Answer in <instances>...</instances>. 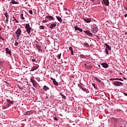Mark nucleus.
Here are the masks:
<instances>
[{
	"label": "nucleus",
	"mask_w": 127,
	"mask_h": 127,
	"mask_svg": "<svg viewBox=\"0 0 127 127\" xmlns=\"http://www.w3.org/2000/svg\"><path fill=\"white\" fill-rule=\"evenodd\" d=\"M90 1L92 2L93 4H99L101 3L100 0H90Z\"/></svg>",
	"instance_id": "4"
},
{
	"label": "nucleus",
	"mask_w": 127,
	"mask_h": 127,
	"mask_svg": "<svg viewBox=\"0 0 127 127\" xmlns=\"http://www.w3.org/2000/svg\"><path fill=\"white\" fill-rule=\"evenodd\" d=\"M47 22V20H44L42 21L43 23H46Z\"/></svg>",
	"instance_id": "38"
},
{
	"label": "nucleus",
	"mask_w": 127,
	"mask_h": 127,
	"mask_svg": "<svg viewBox=\"0 0 127 127\" xmlns=\"http://www.w3.org/2000/svg\"><path fill=\"white\" fill-rule=\"evenodd\" d=\"M113 84V85H115V86H117V87H119V86H122V85H123V83L118 81H114Z\"/></svg>",
	"instance_id": "3"
},
{
	"label": "nucleus",
	"mask_w": 127,
	"mask_h": 127,
	"mask_svg": "<svg viewBox=\"0 0 127 127\" xmlns=\"http://www.w3.org/2000/svg\"><path fill=\"white\" fill-rule=\"evenodd\" d=\"M1 31V28L0 27V31Z\"/></svg>",
	"instance_id": "55"
},
{
	"label": "nucleus",
	"mask_w": 127,
	"mask_h": 127,
	"mask_svg": "<svg viewBox=\"0 0 127 127\" xmlns=\"http://www.w3.org/2000/svg\"><path fill=\"white\" fill-rule=\"evenodd\" d=\"M7 103H8L9 104H10V105H13V102L10 101V100H7Z\"/></svg>",
	"instance_id": "24"
},
{
	"label": "nucleus",
	"mask_w": 127,
	"mask_h": 127,
	"mask_svg": "<svg viewBox=\"0 0 127 127\" xmlns=\"http://www.w3.org/2000/svg\"><path fill=\"white\" fill-rule=\"evenodd\" d=\"M5 82V83H6V81H4Z\"/></svg>",
	"instance_id": "58"
},
{
	"label": "nucleus",
	"mask_w": 127,
	"mask_h": 127,
	"mask_svg": "<svg viewBox=\"0 0 127 127\" xmlns=\"http://www.w3.org/2000/svg\"><path fill=\"white\" fill-rule=\"evenodd\" d=\"M106 54H109V51H108L107 49H105Z\"/></svg>",
	"instance_id": "42"
},
{
	"label": "nucleus",
	"mask_w": 127,
	"mask_h": 127,
	"mask_svg": "<svg viewBox=\"0 0 127 127\" xmlns=\"http://www.w3.org/2000/svg\"><path fill=\"white\" fill-rule=\"evenodd\" d=\"M124 95H125V96H127V93H124Z\"/></svg>",
	"instance_id": "52"
},
{
	"label": "nucleus",
	"mask_w": 127,
	"mask_h": 127,
	"mask_svg": "<svg viewBox=\"0 0 127 127\" xmlns=\"http://www.w3.org/2000/svg\"><path fill=\"white\" fill-rule=\"evenodd\" d=\"M5 23H7V24H8V19L6 18V20H5Z\"/></svg>",
	"instance_id": "33"
},
{
	"label": "nucleus",
	"mask_w": 127,
	"mask_h": 127,
	"mask_svg": "<svg viewBox=\"0 0 127 127\" xmlns=\"http://www.w3.org/2000/svg\"><path fill=\"white\" fill-rule=\"evenodd\" d=\"M51 80H52L53 84L55 85V86H58V82H57L55 78H53V77H51Z\"/></svg>",
	"instance_id": "6"
},
{
	"label": "nucleus",
	"mask_w": 127,
	"mask_h": 127,
	"mask_svg": "<svg viewBox=\"0 0 127 127\" xmlns=\"http://www.w3.org/2000/svg\"><path fill=\"white\" fill-rule=\"evenodd\" d=\"M96 81H97V82H99V83L101 82V80H100V79H99L98 78H96Z\"/></svg>",
	"instance_id": "34"
},
{
	"label": "nucleus",
	"mask_w": 127,
	"mask_h": 127,
	"mask_svg": "<svg viewBox=\"0 0 127 127\" xmlns=\"http://www.w3.org/2000/svg\"><path fill=\"white\" fill-rule=\"evenodd\" d=\"M25 28L26 29V31L28 34L31 32V27H30V25H29V23H27L26 24Z\"/></svg>",
	"instance_id": "2"
},
{
	"label": "nucleus",
	"mask_w": 127,
	"mask_h": 127,
	"mask_svg": "<svg viewBox=\"0 0 127 127\" xmlns=\"http://www.w3.org/2000/svg\"><path fill=\"white\" fill-rule=\"evenodd\" d=\"M101 65L104 68H108V67H109V64L107 63H103Z\"/></svg>",
	"instance_id": "15"
},
{
	"label": "nucleus",
	"mask_w": 127,
	"mask_h": 127,
	"mask_svg": "<svg viewBox=\"0 0 127 127\" xmlns=\"http://www.w3.org/2000/svg\"><path fill=\"white\" fill-rule=\"evenodd\" d=\"M57 58L58 59H60V58H61V54H60L58 55Z\"/></svg>",
	"instance_id": "32"
},
{
	"label": "nucleus",
	"mask_w": 127,
	"mask_h": 127,
	"mask_svg": "<svg viewBox=\"0 0 127 127\" xmlns=\"http://www.w3.org/2000/svg\"><path fill=\"white\" fill-rule=\"evenodd\" d=\"M36 47L37 49H41V46L39 45L38 44H36Z\"/></svg>",
	"instance_id": "25"
},
{
	"label": "nucleus",
	"mask_w": 127,
	"mask_h": 127,
	"mask_svg": "<svg viewBox=\"0 0 127 127\" xmlns=\"http://www.w3.org/2000/svg\"><path fill=\"white\" fill-rule=\"evenodd\" d=\"M64 9L65 11L68 10V9H67L66 8H64Z\"/></svg>",
	"instance_id": "50"
},
{
	"label": "nucleus",
	"mask_w": 127,
	"mask_h": 127,
	"mask_svg": "<svg viewBox=\"0 0 127 127\" xmlns=\"http://www.w3.org/2000/svg\"><path fill=\"white\" fill-rule=\"evenodd\" d=\"M54 120H55V121H58V119H57V118H56V117L54 118Z\"/></svg>",
	"instance_id": "46"
},
{
	"label": "nucleus",
	"mask_w": 127,
	"mask_h": 127,
	"mask_svg": "<svg viewBox=\"0 0 127 127\" xmlns=\"http://www.w3.org/2000/svg\"><path fill=\"white\" fill-rule=\"evenodd\" d=\"M31 82H32L33 87H35L36 85V81L34 80L31 79Z\"/></svg>",
	"instance_id": "20"
},
{
	"label": "nucleus",
	"mask_w": 127,
	"mask_h": 127,
	"mask_svg": "<svg viewBox=\"0 0 127 127\" xmlns=\"http://www.w3.org/2000/svg\"><path fill=\"white\" fill-rule=\"evenodd\" d=\"M75 30H77V31H80V32H83V30L79 27L78 26H75L74 27Z\"/></svg>",
	"instance_id": "10"
},
{
	"label": "nucleus",
	"mask_w": 127,
	"mask_h": 127,
	"mask_svg": "<svg viewBox=\"0 0 127 127\" xmlns=\"http://www.w3.org/2000/svg\"><path fill=\"white\" fill-rule=\"evenodd\" d=\"M35 61H36V60H35V59H32V62H35Z\"/></svg>",
	"instance_id": "45"
},
{
	"label": "nucleus",
	"mask_w": 127,
	"mask_h": 127,
	"mask_svg": "<svg viewBox=\"0 0 127 127\" xmlns=\"http://www.w3.org/2000/svg\"><path fill=\"white\" fill-rule=\"evenodd\" d=\"M21 33H22L21 29L18 28V29H17L16 30V31L15 32V34H16L17 39H19V37H20V35H21Z\"/></svg>",
	"instance_id": "1"
},
{
	"label": "nucleus",
	"mask_w": 127,
	"mask_h": 127,
	"mask_svg": "<svg viewBox=\"0 0 127 127\" xmlns=\"http://www.w3.org/2000/svg\"><path fill=\"white\" fill-rule=\"evenodd\" d=\"M13 21H15V22L16 23H19L18 20H17V19H16V18H14V19L13 20Z\"/></svg>",
	"instance_id": "29"
},
{
	"label": "nucleus",
	"mask_w": 127,
	"mask_h": 127,
	"mask_svg": "<svg viewBox=\"0 0 127 127\" xmlns=\"http://www.w3.org/2000/svg\"><path fill=\"white\" fill-rule=\"evenodd\" d=\"M99 38V37H97Z\"/></svg>",
	"instance_id": "59"
},
{
	"label": "nucleus",
	"mask_w": 127,
	"mask_h": 127,
	"mask_svg": "<svg viewBox=\"0 0 127 127\" xmlns=\"http://www.w3.org/2000/svg\"><path fill=\"white\" fill-rule=\"evenodd\" d=\"M33 64H34V65H36V64H35V63H33Z\"/></svg>",
	"instance_id": "56"
},
{
	"label": "nucleus",
	"mask_w": 127,
	"mask_h": 127,
	"mask_svg": "<svg viewBox=\"0 0 127 127\" xmlns=\"http://www.w3.org/2000/svg\"><path fill=\"white\" fill-rule=\"evenodd\" d=\"M0 39H1V40H4V39L2 38V37H1L0 36Z\"/></svg>",
	"instance_id": "47"
},
{
	"label": "nucleus",
	"mask_w": 127,
	"mask_h": 127,
	"mask_svg": "<svg viewBox=\"0 0 127 127\" xmlns=\"http://www.w3.org/2000/svg\"><path fill=\"white\" fill-rule=\"evenodd\" d=\"M79 57H80V58H84L85 56L84 55H80Z\"/></svg>",
	"instance_id": "35"
},
{
	"label": "nucleus",
	"mask_w": 127,
	"mask_h": 127,
	"mask_svg": "<svg viewBox=\"0 0 127 127\" xmlns=\"http://www.w3.org/2000/svg\"><path fill=\"white\" fill-rule=\"evenodd\" d=\"M83 45L86 47H89V44L88 43H84Z\"/></svg>",
	"instance_id": "27"
},
{
	"label": "nucleus",
	"mask_w": 127,
	"mask_h": 127,
	"mask_svg": "<svg viewBox=\"0 0 127 127\" xmlns=\"http://www.w3.org/2000/svg\"><path fill=\"white\" fill-rule=\"evenodd\" d=\"M89 0H87V1Z\"/></svg>",
	"instance_id": "60"
},
{
	"label": "nucleus",
	"mask_w": 127,
	"mask_h": 127,
	"mask_svg": "<svg viewBox=\"0 0 127 127\" xmlns=\"http://www.w3.org/2000/svg\"><path fill=\"white\" fill-rule=\"evenodd\" d=\"M78 87L80 88V89H82V86H81V85H80V84H78Z\"/></svg>",
	"instance_id": "48"
},
{
	"label": "nucleus",
	"mask_w": 127,
	"mask_h": 127,
	"mask_svg": "<svg viewBox=\"0 0 127 127\" xmlns=\"http://www.w3.org/2000/svg\"><path fill=\"white\" fill-rule=\"evenodd\" d=\"M124 79H125V80H127V78H124Z\"/></svg>",
	"instance_id": "57"
},
{
	"label": "nucleus",
	"mask_w": 127,
	"mask_h": 127,
	"mask_svg": "<svg viewBox=\"0 0 127 127\" xmlns=\"http://www.w3.org/2000/svg\"><path fill=\"white\" fill-rule=\"evenodd\" d=\"M29 12L30 14H33L32 10H29Z\"/></svg>",
	"instance_id": "37"
},
{
	"label": "nucleus",
	"mask_w": 127,
	"mask_h": 127,
	"mask_svg": "<svg viewBox=\"0 0 127 127\" xmlns=\"http://www.w3.org/2000/svg\"><path fill=\"white\" fill-rule=\"evenodd\" d=\"M69 49L70 50V51H73V49H72V47H69Z\"/></svg>",
	"instance_id": "43"
},
{
	"label": "nucleus",
	"mask_w": 127,
	"mask_h": 127,
	"mask_svg": "<svg viewBox=\"0 0 127 127\" xmlns=\"http://www.w3.org/2000/svg\"><path fill=\"white\" fill-rule=\"evenodd\" d=\"M15 46H18V42H15L14 44Z\"/></svg>",
	"instance_id": "36"
},
{
	"label": "nucleus",
	"mask_w": 127,
	"mask_h": 127,
	"mask_svg": "<svg viewBox=\"0 0 127 127\" xmlns=\"http://www.w3.org/2000/svg\"><path fill=\"white\" fill-rule=\"evenodd\" d=\"M43 89L44 90H45L46 92H47L49 90H50L49 87L48 86L45 85L43 86Z\"/></svg>",
	"instance_id": "14"
},
{
	"label": "nucleus",
	"mask_w": 127,
	"mask_h": 127,
	"mask_svg": "<svg viewBox=\"0 0 127 127\" xmlns=\"http://www.w3.org/2000/svg\"><path fill=\"white\" fill-rule=\"evenodd\" d=\"M31 114V112L30 111H27L25 113V116H26L27 115V116H30V115Z\"/></svg>",
	"instance_id": "22"
},
{
	"label": "nucleus",
	"mask_w": 127,
	"mask_h": 127,
	"mask_svg": "<svg viewBox=\"0 0 127 127\" xmlns=\"http://www.w3.org/2000/svg\"><path fill=\"white\" fill-rule=\"evenodd\" d=\"M60 95L61 96V97H62L63 99H64V100H66V96H65V95H63L62 94V93H60Z\"/></svg>",
	"instance_id": "23"
},
{
	"label": "nucleus",
	"mask_w": 127,
	"mask_h": 127,
	"mask_svg": "<svg viewBox=\"0 0 127 127\" xmlns=\"http://www.w3.org/2000/svg\"><path fill=\"white\" fill-rule=\"evenodd\" d=\"M104 45L106 46V49H108V50H112V48L110 45L107 44V43H105Z\"/></svg>",
	"instance_id": "9"
},
{
	"label": "nucleus",
	"mask_w": 127,
	"mask_h": 127,
	"mask_svg": "<svg viewBox=\"0 0 127 127\" xmlns=\"http://www.w3.org/2000/svg\"><path fill=\"white\" fill-rule=\"evenodd\" d=\"M124 17H127V14H125L124 15Z\"/></svg>",
	"instance_id": "51"
},
{
	"label": "nucleus",
	"mask_w": 127,
	"mask_h": 127,
	"mask_svg": "<svg viewBox=\"0 0 127 127\" xmlns=\"http://www.w3.org/2000/svg\"><path fill=\"white\" fill-rule=\"evenodd\" d=\"M71 55H74V52H73V51H71Z\"/></svg>",
	"instance_id": "49"
},
{
	"label": "nucleus",
	"mask_w": 127,
	"mask_h": 127,
	"mask_svg": "<svg viewBox=\"0 0 127 127\" xmlns=\"http://www.w3.org/2000/svg\"><path fill=\"white\" fill-rule=\"evenodd\" d=\"M124 8H125V9H126V10H127V4H126V5H124Z\"/></svg>",
	"instance_id": "40"
},
{
	"label": "nucleus",
	"mask_w": 127,
	"mask_h": 127,
	"mask_svg": "<svg viewBox=\"0 0 127 127\" xmlns=\"http://www.w3.org/2000/svg\"><path fill=\"white\" fill-rule=\"evenodd\" d=\"M20 17L21 18V19H25V18H24V17H23V14L21 13L20 14Z\"/></svg>",
	"instance_id": "28"
},
{
	"label": "nucleus",
	"mask_w": 127,
	"mask_h": 127,
	"mask_svg": "<svg viewBox=\"0 0 127 127\" xmlns=\"http://www.w3.org/2000/svg\"><path fill=\"white\" fill-rule=\"evenodd\" d=\"M83 20H84V21H85L87 23H90V22H91V18H83Z\"/></svg>",
	"instance_id": "8"
},
{
	"label": "nucleus",
	"mask_w": 127,
	"mask_h": 127,
	"mask_svg": "<svg viewBox=\"0 0 127 127\" xmlns=\"http://www.w3.org/2000/svg\"><path fill=\"white\" fill-rule=\"evenodd\" d=\"M84 65L85 67H86L88 70H91V69H93V66H92V65H88L86 64H85Z\"/></svg>",
	"instance_id": "12"
},
{
	"label": "nucleus",
	"mask_w": 127,
	"mask_h": 127,
	"mask_svg": "<svg viewBox=\"0 0 127 127\" xmlns=\"http://www.w3.org/2000/svg\"><path fill=\"white\" fill-rule=\"evenodd\" d=\"M98 67H99L100 68H101V65H100V64H98Z\"/></svg>",
	"instance_id": "54"
},
{
	"label": "nucleus",
	"mask_w": 127,
	"mask_h": 127,
	"mask_svg": "<svg viewBox=\"0 0 127 127\" xmlns=\"http://www.w3.org/2000/svg\"><path fill=\"white\" fill-rule=\"evenodd\" d=\"M103 1L105 3V5L109 6V4H110L109 0H103Z\"/></svg>",
	"instance_id": "11"
},
{
	"label": "nucleus",
	"mask_w": 127,
	"mask_h": 127,
	"mask_svg": "<svg viewBox=\"0 0 127 127\" xmlns=\"http://www.w3.org/2000/svg\"><path fill=\"white\" fill-rule=\"evenodd\" d=\"M46 18H47V19H51V20H54V18H53V16L51 15L46 16Z\"/></svg>",
	"instance_id": "16"
},
{
	"label": "nucleus",
	"mask_w": 127,
	"mask_h": 127,
	"mask_svg": "<svg viewBox=\"0 0 127 127\" xmlns=\"http://www.w3.org/2000/svg\"><path fill=\"white\" fill-rule=\"evenodd\" d=\"M92 86L94 87V88L95 89H96V84H95V83H92Z\"/></svg>",
	"instance_id": "39"
},
{
	"label": "nucleus",
	"mask_w": 127,
	"mask_h": 127,
	"mask_svg": "<svg viewBox=\"0 0 127 127\" xmlns=\"http://www.w3.org/2000/svg\"><path fill=\"white\" fill-rule=\"evenodd\" d=\"M117 80H118L119 81H124L122 78H120V79L118 78V79Z\"/></svg>",
	"instance_id": "44"
},
{
	"label": "nucleus",
	"mask_w": 127,
	"mask_h": 127,
	"mask_svg": "<svg viewBox=\"0 0 127 127\" xmlns=\"http://www.w3.org/2000/svg\"><path fill=\"white\" fill-rule=\"evenodd\" d=\"M110 73H113V71L110 70Z\"/></svg>",
	"instance_id": "53"
},
{
	"label": "nucleus",
	"mask_w": 127,
	"mask_h": 127,
	"mask_svg": "<svg viewBox=\"0 0 127 127\" xmlns=\"http://www.w3.org/2000/svg\"><path fill=\"white\" fill-rule=\"evenodd\" d=\"M56 18L58 21H60V22H62V18L60 17L59 16H57Z\"/></svg>",
	"instance_id": "19"
},
{
	"label": "nucleus",
	"mask_w": 127,
	"mask_h": 127,
	"mask_svg": "<svg viewBox=\"0 0 127 127\" xmlns=\"http://www.w3.org/2000/svg\"><path fill=\"white\" fill-rule=\"evenodd\" d=\"M39 29H44V26L41 25L39 26Z\"/></svg>",
	"instance_id": "30"
},
{
	"label": "nucleus",
	"mask_w": 127,
	"mask_h": 127,
	"mask_svg": "<svg viewBox=\"0 0 127 127\" xmlns=\"http://www.w3.org/2000/svg\"><path fill=\"white\" fill-rule=\"evenodd\" d=\"M5 51H6V54H9V55H11V51L9 50V49H8V48H6L5 49Z\"/></svg>",
	"instance_id": "7"
},
{
	"label": "nucleus",
	"mask_w": 127,
	"mask_h": 127,
	"mask_svg": "<svg viewBox=\"0 0 127 127\" xmlns=\"http://www.w3.org/2000/svg\"><path fill=\"white\" fill-rule=\"evenodd\" d=\"M83 32H84L85 34H87V35H88V36H93V34L89 30L83 31Z\"/></svg>",
	"instance_id": "5"
},
{
	"label": "nucleus",
	"mask_w": 127,
	"mask_h": 127,
	"mask_svg": "<svg viewBox=\"0 0 127 127\" xmlns=\"http://www.w3.org/2000/svg\"><path fill=\"white\" fill-rule=\"evenodd\" d=\"M38 65L37 66H34L31 69V71H34L35 70H37V69H38Z\"/></svg>",
	"instance_id": "18"
},
{
	"label": "nucleus",
	"mask_w": 127,
	"mask_h": 127,
	"mask_svg": "<svg viewBox=\"0 0 127 127\" xmlns=\"http://www.w3.org/2000/svg\"><path fill=\"white\" fill-rule=\"evenodd\" d=\"M4 15H5L6 18L8 19V13H7V12L4 13Z\"/></svg>",
	"instance_id": "26"
},
{
	"label": "nucleus",
	"mask_w": 127,
	"mask_h": 127,
	"mask_svg": "<svg viewBox=\"0 0 127 127\" xmlns=\"http://www.w3.org/2000/svg\"><path fill=\"white\" fill-rule=\"evenodd\" d=\"M81 90L83 91V92H85L86 94H88V93H89V90L86 88H81Z\"/></svg>",
	"instance_id": "21"
},
{
	"label": "nucleus",
	"mask_w": 127,
	"mask_h": 127,
	"mask_svg": "<svg viewBox=\"0 0 127 127\" xmlns=\"http://www.w3.org/2000/svg\"><path fill=\"white\" fill-rule=\"evenodd\" d=\"M109 80L110 81H116V80H118V78H111Z\"/></svg>",
	"instance_id": "31"
},
{
	"label": "nucleus",
	"mask_w": 127,
	"mask_h": 127,
	"mask_svg": "<svg viewBox=\"0 0 127 127\" xmlns=\"http://www.w3.org/2000/svg\"><path fill=\"white\" fill-rule=\"evenodd\" d=\"M93 33H96L98 32V27H95L93 29Z\"/></svg>",
	"instance_id": "17"
},
{
	"label": "nucleus",
	"mask_w": 127,
	"mask_h": 127,
	"mask_svg": "<svg viewBox=\"0 0 127 127\" xmlns=\"http://www.w3.org/2000/svg\"><path fill=\"white\" fill-rule=\"evenodd\" d=\"M38 50L39 52H40L41 53H42L43 51H42V50H41V49H38Z\"/></svg>",
	"instance_id": "41"
},
{
	"label": "nucleus",
	"mask_w": 127,
	"mask_h": 127,
	"mask_svg": "<svg viewBox=\"0 0 127 127\" xmlns=\"http://www.w3.org/2000/svg\"><path fill=\"white\" fill-rule=\"evenodd\" d=\"M56 26V24L55 23L51 24L49 26V28H50L51 29H53V28H54V27H55Z\"/></svg>",
	"instance_id": "13"
}]
</instances>
